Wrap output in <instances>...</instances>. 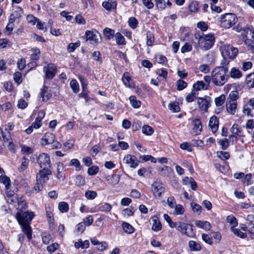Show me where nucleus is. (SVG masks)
<instances>
[{"label": "nucleus", "mask_w": 254, "mask_h": 254, "mask_svg": "<svg viewBox=\"0 0 254 254\" xmlns=\"http://www.w3.org/2000/svg\"><path fill=\"white\" fill-rule=\"evenodd\" d=\"M227 72L228 68L225 66H218L214 68L211 74L212 83L217 86L223 85L229 77L226 75Z\"/></svg>", "instance_id": "1"}, {"label": "nucleus", "mask_w": 254, "mask_h": 254, "mask_svg": "<svg viewBox=\"0 0 254 254\" xmlns=\"http://www.w3.org/2000/svg\"><path fill=\"white\" fill-rule=\"evenodd\" d=\"M194 38L198 40L197 42L200 47L205 50L210 49L215 41L214 35L212 34L204 35L202 33H195Z\"/></svg>", "instance_id": "2"}, {"label": "nucleus", "mask_w": 254, "mask_h": 254, "mask_svg": "<svg viewBox=\"0 0 254 254\" xmlns=\"http://www.w3.org/2000/svg\"><path fill=\"white\" fill-rule=\"evenodd\" d=\"M237 21L236 15L232 13H227L221 15L220 18V24L222 27L229 28L233 26Z\"/></svg>", "instance_id": "3"}, {"label": "nucleus", "mask_w": 254, "mask_h": 254, "mask_svg": "<svg viewBox=\"0 0 254 254\" xmlns=\"http://www.w3.org/2000/svg\"><path fill=\"white\" fill-rule=\"evenodd\" d=\"M222 57L225 59L233 60L238 53V50L230 45H224L220 48Z\"/></svg>", "instance_id": "4"}, {"label": "nucleus", "mask_w": 254, "mask_h": 254, "mask_svg": "<svg viewBox=\"0 0 254 254\" xmlns=\"http://www.w3.org/2000/svg\"><path fill=\"white\" fill-rule=\"evenodd\" d=\"M176 228L181 233L189 237H192L195 235V232L193 231L192 225H189L182 222H177Z\"/></svg>", "instance_id": "5"}, {"label": "nucleus", "mask_w": 254, "mask_h": 254, "mask_svg": "<svg viewBox=\"0 0 254 254\" xmlns=\"http://www.w3.org/2000/svg\"><path fill=\"white\" fill-rule=\"evenodd\" d=\"M34 216V215L33 212H28L21 210L20 211H17L15 217L19 224L29 223V222L32 220Z\"/></svg>", "instance_id": "6"}, {"label": "nucleus", "mask_w": 254, "mask_h": 254, "mask_svg": "<svg viewBox=\"0 0 254 254\" xmlns=\"http://www.w3.org/2000/svg\"><path fill=\"white\" fill-rule=\"evenodd\" d=\"M37 161L40 168L43 169H50L51 162L50 156L45 153H42L39 155Z\"/></svg>", "instance_id": "7"}, {"label": "nucleus", "mask_w": 254, "mask_h": 254, "mask_svg": "<svg viewBox=\"0 0 254 254\" xmlns=\"http://www.w3.org/2000/svg\"><path fill=\"white\" fill-rule=\"evenodd\" d=\"M85 36L86 37V41H89L92 45L98 44L101 40L100 35L96 30L86 31L85 33Z\"/></svg>", "instance_id": "8"}, {"label": "nucleus", "mask_w": 254, "mask_h": 254, "mask_svg": "<svg viewBox=\"0 0 254 254\" xmlns=\"http://www.w3.org/2000/svg\"><path fill=\"white\" fill-rule=\"evenodd\" d=\"M50 169H42L40 170L36 176L37 181L38 183L44 184L49 180V175H51Z\"/></svg>", "instance_id": "9"}, {"label": "nucleus", "mask_w": 254, "mask_h": 254, "mask_svg": "<svg viewBox=\"0 0 254 254\" xmlns=\"http://www.w3.org/2000/svg\"><path fill=\"white\" fill-rule=\"evenodd\" d=\"M151 190L155 196H160L164 192L165 188L162 183L156 180L151 185Z\"/></svg>", "instance_id": "10"}, {"label": "nucleus", "mask_w": 254, "mask_h": 254, "mask_svg": "<svg viewBox=\"0 0 254 254\" xmlns=\"http://www.w3.org/2000/svg\"><path fill=\"white\" fill-rule=\"evenodd\" d=\"M123 162L132 168L137 167L139 163V161L135 156L130 154H127L123 158Z\"/></svg>", "instance_id": "11"}, {"label": "nucleus", "mask_w": 254, "mask_h": 254, "mask_svg": "<svg viewBox=\"0 0 254 254\" xmlns=\"http://www.w3.org/2000/svg\"><path fill=\"white\" fill-rule=\"evenodd\" d=\"M43 70L45 72V76L47 78H53L56 73V67L53 64H48L47 66H45Z\"/></svg>", "instance_id": "12"}, {"label": "nucleus", "mask_w": 254, "mask_h": 254, "mask_svg": "<svg viewBox=\"0 0 254 254\" xmlns=\"http://www.w3.org/2000/svg\"><path fill=\"white\" fill-rule=\"evenodd\" d=\"M254 109V98H251L245 105L243 106V113L248 116L253 117L251 114V111Z\"/></svg>", "instance_id": "13"}, {"label": "nucleus", "mask_w": 254, "mask_h": 254, "mask_svg": "<svg viewBox=\"0 0 254 254\" xmlns=\"http://www.w3.org/2000/svg\"><path fill=\"white\" fill-rule=\"evenodd\" d=\"M105 180L109 185L115 186L117 185L120 180V176L117 174L108 175L105 177Z\"/></svg>", "instance_id": "14"}, {"label": "nucleus", "mask_w": 254, "mask_h": 254, "mask_svg": "<svg viewBox=\"0 0 254 254\" xmlns=\"http://www.w3.org/2000/svg\"><path fill=\"white\" fill-rule=\"evenodd\" d=\"M55 135L51 132H47L41 138V144L42 145H46L52 143L55 140Z\"/></svg>", "instance_id": "15"}, {"label": "nucleus", "mask_w": 254, "mask_h": 254, "mask_svg": "<svg viewBox=\"0 0 254 254\" xmlns=\"http://www.w3.org/2000/svg\"><path fill=\"white\" fill-rule=\"evenodd\" d=\"M219 120L216 116L210 118L209 122V127L213 133H215L218 129Z\"/></svg>", "instance_id": "16"}, {"label": "nucleus", "mask_w": 254, "mask_h": 254, "mask_svg": "<svg viewBox=\"0 0 254 254\" xmlns=\"http://www.w3.org/2000/svg\"><path fill=\"white\" fill-rule=\"evenodd\" d=\"M230 132L232 134L239 137H245V135L243 129L238 124H234L230 128Z\"/></svg>", "instance_id": "17"}, {"label": "nucleus", "mask_w": 254, "mask_h": 254, "mask_svg": "<svg viewBox=\"0 0 254 254\" xmlns=\"http://www.w3.org/2000/svg\"><path fill=\"white\" fill-rule=\"evenodd\" d=\"M57 166L56 178L59 180H64V175L63 173L64 170V165L61 162H58Z\"/></svg>", "instance_id": "18"}, {"label": "nucleus", "mask_w": 254, "mask_h": 254, "mask_svg": "<svg viewBox=\"0 0 254 254\" xmlns=\"http://www.w3.org/2000/svg\"><path fill=\"white\" fill-rule=\"evenodd\" d=\"M197 104L200 110L207 112L209 105V102L206 98H199L197 100Z\"/></svg>", "instance_id": "19"}, {"label": "nucleus", "mask_w": 254, "mask_h": 254, "mask_svg": "<svg viewBox=\"0 0 254 254\" xmlns=\"http://www.w3.org/2000/svg\"><path fill=\"white\" fill-rule=\"evenodd\" d=\"M22 232L26 235L29 240L32 239V230L29 223L19 224Z\"/></svg>", "instance_id": "20"}, {"label": "nucleus", "mask_w": 254, "mask_h": 254, "mask_svg": "<svg viewBox=\"0 0 254 254\" xmlns=\"http://www.w3.org/2000/svg\"><path fill=\"white\" fill-rule=\"evenodd\" d=\"M247 50L252 53H254V33H252V38H247L245 40Z\"/></svg>", "instance_id": "21"}, {"label": "nucleus", "mask_w": 254, "mask_h": 254, "mask_svg": "<svg viewBox=\"0 0 254 254\" xmlns=\"http://www.w3.org/2000/svg\"><path fill=\"white\" fill-rule=\"evenodd\" d=\"M195 225L198 228L204 229L206 231L210 230L211 227L210 223L206 221L196 220L195 222Z\"/></svg>", "instance_id": "22"}, {"label": "nucleus", "mask_w": 254, "mask_h": 254, "mask_svg": "<svg viewBox=\"0 0 254 254\" xmlns=\"http://www.w3.org/2000/svg\"><path fill=\"white\" fill-rule=\"evenodd\" d=\"M227 112L231 115H234L236 112L237 102L228 101L226 104Z\"/></svg>", "instance_id": "23"}, {"label": "nucleus", "mask_w": 254, "mask_h": 254, "mask_svg": "<svg viewBox=\"0 0 254 254\" xmlns=\"http://www.w3.org/2000/svg\"><path fill=\"white\" fill-rule=\"evenodd\" d=\"M229 76L234 79H239L242 76V73L239 69L233 67L229 72Z\"/></svg>", "instance_id": "24"}, {"label": "nucleus", "mask_w": 254, "mask_h": 254, "mask_svg": "<svg viewBox=\"0 0 254 254\" xmlns=\"http://www.w3.org/2000/svg\"><path fill=\"white\" fill-rule=\"evenodd\" d=\"M193 130L196 134H199L202 129V125L201 121L199 119H195L193 121Z\"/></svg>", "instance_id": "25"}, {"label": "nucleus", "mask_w": 254, "mask_h": 254, "mask_svg": "<svg viewBox=\"0 0 254 254\" xmlns=\"http://www.w3.org/2000/svg\"><path fill=\"white\" fill-rule=\"evenodd\" d=\"M103 7L107 10L110 11L116 8L117 2L116 1L111 0L109 1H104L102 2Z\"/></svg>", "instance_id": "26"}, {"label": "nucleus", "mask_w": 254, "mask_h": 254, "mask_svg": "<svg viewBox=\"0 0 254 254\" xmlns=\"http://www.w3.org/2000/svg\"><path fill=\"white\" fill-rule=\"evenodd\" d=\"M193 88L194 91H199L201 89L207 90V85H205V83L203 81H197L193 84Z\"/></svg>", "instance_id": "27"}, {"label": "nucleus", "mask_w": 254, "mask_h": 254, "mask_svg": "<svg viewBox=\"0 0 254 254\" xmlns=\"http://www.w3.org/2000/svg\"><path fill=\"white\" fill-rule=\"evenodd\" d=\"M47 89L48 87L44 86L43 89L42 90L41 96L43 101H47L52 96V94L48 92Z\"/></svg>", "instance_id": "28"}, {"label": "nucleus", "mask_w": 254, "mask_h": 254, "mask_svg": "<svg viewBox=\"0 0 254 254\" xmlns=\"http://www.w3.org/2000/svg\"><path fill=\"white\" fill-rule=\"evenodd\" d=\"M3 174H0V182L4 185L5 188L10 187V180L9 178Z\"/></svg>", "instance_id": "29"}, {"label": "nucleus", "mask_w": 254, "mask_h": 254, "mask_svg": "<svg viewBox=\"0 0 254 254\" xmlns=\"http://www.w3.org/2000/svg\"><path fill=\"white\" fill-rule=\"evenodd\" d=\"M122 228L125 232L127 234H131L134 232V228L129 223L123 222L122 223Z\"/></svg>", "instance_id": "30"}, {"label": "nucleus", "mask_w": 254, "mask_h": 254, "mask_svg": "<svg viewBox=\"0 0 254 254\" xmlns=\"http://www.w3.org/2000/svg\"><path fill=\"white\" fill-rule=\"evenodd\" d=\"M168 108L174 113L179 112L180 110L179 103L176 101L170 103L168 105Z\"/></svg>", "instance_id": "31"}, {"label": "nucleus", "mask_w": 254, "mask_h": 254, "mask_svg": "<svg viewBox=\"0 0 254 254\" xmlns=\"http://www.w3.org/2000/svg\"><path fill=\"white\" fill-rule=\"evenodd\" d=\"M231 231L233 232L235 235L242 239H245L247 237V235L246 233L241 232L240 230L237 228H235V227L233 228V227H231Z\"/></svg>", "instance_id": "32"}, {"label": "nucleus", "mask_w": 254, "mask_h": 254, "mask_svg": "<svg viewBox=\"0 0 254 254\" xmlns=\"http://www.w3.org/2000/svg\"><path fill=\"white\" fill-rule=\"evenodd\" d=\"M115 39L117 44L119 45L126 44V41L124 36L119 32L116 33Z\"/></svg>", "instance_id": "33"}, {"label": "nucleus", "mask_w": 254, "mask_h": 254, "mask_svg": "<svg viewBox=\"0 0 254 254\" xmlns=\"http://www.w3.org/2000/svg\"><path fill=\"white\" fill-rule=\"evenodd\" d=\"M89 246V243L88 241H85L82 242L81 241H78V242H75L74 244V246L76 248L79 249L81 248L82 249H86Z\"/></svg>", "instance_id": "34"}, {"label": "nucleus", "mask_w": 254, "mask_h": 254, "mask_svg": "<svg viewBox=\"0 0 254 254\" xmlns=\"http://www.w3.org/2000/svg\"><path fill=\"white\" fill-rule=\"evenodd\" d=\"M189 247L191 251H198L201 249L200 244L194 241H190L189 243Z\"/></svg>", "instance_id": "35"}, {"label": "nucleus", "mask_w": 254, "mask_h": 254, "mask_svg": "<svg viewBox=\"0 0 254 254\" xmlns=\"http://www.w3.org/2000/svg\"><path fill=\"white\" fill-rule=\"evenodd\" d=\"M129 101L131 106L134 108H138L140 106L141 102L139 100H137L135 96H131L129 98Z\"/></svg>", "instance_id": "36"}, {"label": "nucleus", "mask_w": 254, "mask_h": 254, "mask_svg": "<svg viewBox=\"0 0 254 254\" xmlns=\"http://www.w3.org/2000/svg\"><path fill=\"white\" fill-rule=\"evenodd\" d=\"M103 33L108 39H111L114 36L115 31L111 28H106L104 29Z\"/></svg>", "instance_id": "37"}, {"label": "nucleus", "mask_w": 254, "mask_h": 254, "mask_svg": "<svg viewBox=\"0 0 254 254\" xmlns=\"http://www.w3.org/2000/svg\"><path fill=\"white\" fill-rule=\"evenodd\" d=\"M142 132L146 135H150L153 134L154 130L150 126L148 125H144L142 127Z\"/></svg>", "instance_id": "38"}, {"label": "nucleus", "mask_w": 254, "mask_h": 254, "mask_svg": "<svg viewBox=\"0 0 254 254\" xmlns=\"http://www.w3.org/2000/svg\"><path fill=\"white\" fill-rule=\"evenodd\" d=\"M74 182L76 185L79 187L83 186L85 183L84 178L81 175L76 176Z\"/></svg>", "instance_id": "39"}, {"label": "nucleus", "mask_w": 254, "mask_h": 254, "mask_svg": "<svg viewBox=\"0 0 254 254\" xmlns=\"http://www.w3.org/2000/svg\"><path fill=\"white\" fill-rule=\"evenodd\" d=\"M239 98L238 92L236 90L232 91L229 95L228 101L236 102L237 99Z\"/></svg>", "instance_id": "40"}, {"label": "nucleus", "mask_w": 254, "mask_h": 254, "mask_svg": "<svg viewBox=\"0 0 254 254\" xmlns=\"http://www.w3.org/2000/svg\"><path fill=\"white\" fill-rule=\"evenodd\" d=\"M226 221L232 225V227H235L238 225V222L236 218L233 215H229L226 218Z\"/></svg>", "instance_id": "41"}, {"label": "nucleus", "mask_w": 254, "mask_h": 254, "mask_svg": "<svg viewBox=\"0 0 254 254\" xmlns=\"http://www.w3.org/2000/svg\"><path fill=\"white\" fill-rule=\"evenodd\" d=\"M154 222L152 226V229L154 231H158L162 229V225L160 222L157 219H154Z\"/></svg>", "instance_id": "42"}, {"label": "nucleus", "mask_w": 254, "mask_h": 254, "mask_svg": "<svg viewBox=\"0 0 254 254\" xmlns=\"http://www.w3.org/2000/svg\"><path fill=\"white\" fill-rule=\"evenodd\" d=\"M226 97L224 94L221 95L218 97H217L215 99V103L217 106H222L225 100Z\"/></svg>", "instance_id": "43"}, {"label": "nucleus", "mask_w": 254, "mask_h": 254, "mask_svg": "<svg viewBox=\"0 0 254 254\" xmlns=\"http://www.w3.org/2000/svg\"><path fill=\"white\" fill-rule=\"evenodd\" d=\"M146 44L148 46H151L154 42V36L151 32L148 31L146 33Z\"/></svg>", "instance_id": "44"}, {"label": "nucleus", "mask_w": 254, "mask_h": 254, "mask_svg": "<svg viewBox=\"0 0 254 254\" xmlns=\"http://www.w3.org/2000/svg\"><path fill=\"white\" fill-rule=\"evenodd\" d=\"M80 43L79 41H77L74 43H71L68 44L67 46V51L69 53L73 52L76 48L79 47Z\"/></svg>", "instance_id": "45"}, {"label": "nucleus", "mask_w": 254, "mask_h": 254, "mask_svg": "<svg viewBox=\"0 0 254 254\" xmlns=\"http://www.w3.org/2000/svg\"><path fill=\"white\" fill-rule=\"evenodd\" d=\"M218 157L222 160H226L230 158V154L228 152L218 151L217 152Z\"/></svg>", "instance_id": "46"}, {"label": "nucleus", "mask_w": 254, "mask_h": 254, "mask_svg": "<svg viewBox=\"0 0 254 254\" xmlns=\"http://www.w3.org/2000/svg\"><path fill=\"white\" fill-rule=\"evenodd\" d=\"M29 164V160L26 158L25 157H23L22 159V162L21 166L19 169L20 172L24 171L28 166Z\"/></svg>", "instance_id": "47"}, {"label": "nucleus", "mask_w": 254, "mask_h": 254, "mask_svg": "<svg viewBox=\"0 0 254 254\" xmlns=\"http://www.w3.org/2000/svg\"><path fill=\"white\" fill-rule=\"evenodd\" d=\"M177 90L181 91L185 88L187 86V83L182 79H179L176 82Z\"/></svg>", "instance_id": "48"}, {"label": "nucleus", "mask_w": 254, "mask_h": 254, "mask_svg": "<svg viewBox=\"0 0 254 254\" xmlns=\"http://www.w3.org/2000/svg\"><path fill=\"white\" fill-rule=\"evenodd\" d=\"M70 86L73 92L76 93L79 91V85L75 79H72L70 82Z\"/></svg>", "instance_id": "49"}, {"label": "nucleus", "mask_w": 254, "mask_h": 254, "mask_svg": "<svg viewBox=\"0 0 254 254\" xmlns=\"http://www.w3.org/2000/svg\"><path fill=\"white\" fill-rule=\"evenodd\" d=\"M138 23L137 20L135 17H131L128 19V25L132 29H135L137 27Z\"/></svg>", "instance_id": "50"}, {"label": "nucleus", "mask_w": 254, "mask_h": 254, "mask_svg": "<svg viewBox=\"0 0 254 254\" xmlns=\"http://www.w3.org/2000/svg\"><path fill=\"white\" fill-rule=\"evenodd\" d=\"M217 141L221 145V148L223 150L226 149L229 145L228 140L226 138L223 139H218Z\"/></svg>", "instance_id": "51"}, {"label": "nucleus", "mask_w": 254, "mask_h": 254, "mask_svg": "<svg viewBox=\"0 0 254 254\" xmlns=\"http://www.w3.org/2000/svg\"><path fill=\"white\" fill-rule=\"evenodd\" d=\"M85 227V225L83 222L79 223L76 226L75 232L77 234H81L84 232Z\"/></svg>", "instance_id": "52"}, {"label": "nucleus", "mask_w": 254, "mask_h": 254, "mask_svg": "<svg viewBox=\"0 0 254 254\" xmlns=\"http://www.w3.org/2000/svg\"><path fill=\"white\" fill-rule=\"evenodd\" d=\"M7 203L11 205H15L18 200V198L16 195L5 197Z\"/></svg>", "instance_id": "53"}, {"label": "nucleus", "mask_w": 254, "mask_h": 254, "mask_svg": "<svg viewBox=\"0 0 254 254\" xmlns=\"http://www.w3.org/2000/svg\"><path fill=\"white\" fill-rule=\"evenodd\" d=\"M85 196L88 199H92L97 196V193L95 191L87 190L85 193Z\"/></svg>", "instance_id": "54"}, {"label": "nucleus", "mask_w": 254, "mask_h": 254, "mask_svg": "<svg viewBox=\"0 0 254 254\" xmlns=\"http://www.w3.org/2000/svg\"><path fill=\"white\" fill-rule=\"evenodd\" d=\"M196 94L195 91L192 90L191 93H189L186 97V100L188 102H191L196 97Z\"/></svg>", "instance_id": "55"}, {"label": "nucleus", "mask_w": 254, "mask_h": 254, "mask_svg": "<svg viewBox=\"0 0 254 254\" xmlns=\"http://www.w3.org/2000/svg\"><path fill=\"white\" fill-rule=\"evenodd\" d=\"M33 54L31 55V59L33 61H36L39 59V55L40 53V51L39 49H33L32 50Z\"/></svg>", "instance_id": "56"}, {"label": "nucleus", "mask_w": 254, "mask_h": 254, "mask_svg": "<svg viewBox=\"0 0 254 254\" xmlns=\"http://www.w3.org/2000/svg\"><path fill=\"white\" fill-rule=\"evenodd\" d=\"M42 241L45 244H48L51 240V236L47 233L44 232L42 234Z\"/></svg>", "instance_id": "57"}, {"label": "nucleus", "mask_w": 254, "mask_h": 254, "mask_svg": "<svg viewBox=\"0 0 254 254\" xmlns=\"http://www.w3.org/2000/svg\"><path fill=\"white\" fill-rule=\"evenodd\" d=\"M124 83L127 87H131V85L130 83L131 80L130 77L127 73H125L122 78Z\"/></svg>", "instance_id": "58"}, {"label": "nucleus", "mask_w": 254, "mask_h": 254, "mask_svg": "<svg viewBox=\"0 0 254 254\" xmlns=\"http://www.w3.org/2000/svg\"><path fill=\"white\" fill-rule=\"evenodd\" d=\"M99 170V169L97 166H92L88 169V174L89 175H95Z\"/></svg>", "instance_id": "59"}, {"label": "nucleus", "mask_w": 254, "mask_h": 254, "mask_svg": "<svg viewBox=\"0 0 254 254\" xmlns=\"http://www.w3.org/2000/svg\"><path fill=\"white\" fill-rule=\"evenodd\" d=\"M156 6L160 9H164L166 7V3L164 0H155Z\"/></svg>", "instance_id": "60"}, {"label": "nucleus", "mask_w": 254, "mask_h": 254, "mask_svg": "<svg viewBox=\"0 0 254 254\" xmlns=\"http://www.w3.org/2000/svg\"><path fill=\"white\" fill-rule=\"evenodd\" d=\"M70 166H74L75 167V169L76 171H79L80 170V164L79 161L76 159H73L70 161Z\"/></svg>", "instance_id": "61"}, {"label": "nucleus", "mask_w": 254, "mask_h": 254, "mask_svg": "<svg viewBox=\"0 0 254 254\" xmlns=\"http://www.w3.org/2000/svg\"><path fill=\"white\" fill-rule=\"evenodd\" d=\"M21 151L23 153L30 154L33 153V149L32 148L25 145L21 146Z\"/></svg>", "instance_id": "62"}, {"label": "nucleus", "mask_w": 254, "mask_h": 254, "mask_svg": "<svg viewBox=\"0 0 254 254\" xmlns=\"http://www.w3.org/2000/svg\"><path fill=\"white\" fill-rule=\"evenodd\" d=\"M192 50L191 45L188 43H185V44L181 48V51L183 53H185L188 52H190Z\"/></svg>", "instance_id": "63"}, {"label": "nucleus", "mask_w": 254, "mask_h": 254, "mask_svg": "<svg viewBox=\"0 0 254 254\" xmlns=\"http://www.w3.org/2000/svg\"><path fill=\"white\" fill-rule=\"evenodd\" d=\"M58 247L59 245L57 243H54L48 246L47 250L49 253H53L58 249Z\"/></svg>", "instance_id": "64"}]
</instances>
